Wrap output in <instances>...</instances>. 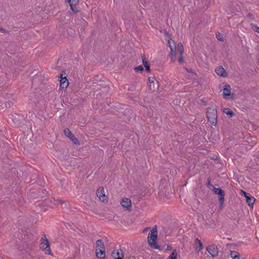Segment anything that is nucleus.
<instances>
[{"label":"nucleus","instance_id":"1","mask_svg":"<svg viewBox=\"0 0 259 259\" xmlns=\"http://www.w3.org/2000/svg\"><path fill=\"white\" fill-rule=\"evenodd\" d=\"M156 228V226H155L153 228L151 233H149L148 236V243L151 247L159 250H162L163 248L158 245L156 241L157 237V231Z\"/></svg>","mask_w":259,"mask_h":259},{"label":"nucleus","instance_id":"2","mask_svg":"<svg viewBox=\"0 0 259 259\" xmlns=\"http://www.w3.org/2000/svg\"><path fill=\"white\" fill-rule=\"evenodd\" d=\"M214 194L219 196V202L220 204V209L222 210L224 208V203L225 202V191L221 188L213 187L211 190Z\"/></svg>","mask_w":259,"mask_h":259},{"label":"nucleus","instance_id":"3","mask_svg":"<svg viewBox=\"0 0 259 259\" xmlns=\"http://www.w3.org/2000/svg\"><path fill=\"white\" fill-rule=\"evenodd\" d=\"M207 117L209 122L212 125H215L217 122V111L212 108H208L207 110Z\"/></svg>","mask_w":259,"mask_h":259},{"label":"nucleus","instance_id":"4","mask_svg":"<svg viewBox=\"0 0 259 259\" xmlns=\"http://www.w3.org/2000/svg\"><path fill=\"white\" fill-rule=\"evenodd\" d=\"M15 100L12 98L11 94H6L5 95H0V103L1 106L5 105L6 108H10L11 104L14 103Z\"/></svg>","mask_w":259,"mask_h":259},{"label":"nucleus","instance_id":"5","mask_svg":"<svg viewBox=\"0 0 259 259\" xmlns=\"http://www.w3.org/2000/svg\"><path fill=\"white\" fill-rule=\"evenodd\" d=\"M41 245H42V249L45 250L47 249L48 248V249H47V253L50 255H53L51 249L50 248L49 241L48 239L46 238V235H44V236L41 237Z\"/></svg>","mask_w":259,"mask_h":259},{"label":"nucleus","instance_id":"6","mask_svg":"<svg viewBox=\"0 0 259 259\" xmlns=\"http://www.w3.org/2000/svg\"><path fill=\"white\" fill-rule=\"evenodd\" d=\"M206 250L211 255L212 258L218 255L219 251L217 246L214 244H211L206 247Z\"/></svg>","mask_w":259,"mask_h":259},{"label":"nucleus","instance_id":"7","mask_svg":"<svg viewBox=\"0 0 259 259\" xmlns=\"http://www.w3.org/2000/svg\"><path fill=\"white\" fill-rule=\"evenodd\" d=\"M231 88L229 84H226L223 89V97L225 99H230L232 98L233 94L231 92Z\"/></svg>","mask_w":259,"mask_h":259},{"label":"nucleus","instance_id":"8","mask_svg":"<svg viewBox=\"0 0 259 259\" xmlns=\"http://www.w3.org/2000/svg\"><path fill=\"white\" fill-rule=\"evenodd\" d=\"M65 135L68 137L69 139L75 145L79 144V142L74 135L70 132L68 128L64 130Z\"/></svg>","mask_w":259,"mask_h":259},{"label":"nucleus","instance_id":"9","mask_svg":"<svg viewBox=\"0 0 259 259\" xmlns=\"http://www.w3.org/2000/svg\"><path fill=\"white\" fill-rule=\"evenodd\" d=\"M59 80L60 82V87L63 89L67 88L69 82L67 79L66 76H64L62 73L60 74L58 77Z\"/></svg>","mask_w":259,"mask_h":259},{"label":"nucleus","instance_id":"10","mask_svg":"<svg viewBox=\"0 0 259 259\" xmlns=\"http://www.w3.org/2000/svg\"><path fill=\"white\" fill-rule=\"evenodd\" d=\"M111 255L115 259H123L124 257L123 253L121 249L114 250Z\"/></svg>","mask_w":259,"mask_h":259},{"label":"nucleus","instance_id":"11","mask_svg":"<svg viewBox=\"0 0 259 259\" xmlns=\"http://www.w3.org/2000/svg\"><path fill=\"white\" fill-rule=\"evenodd\" d=\"M120 203L122 206L126 208V210H130L131 208V200L129 198H125L123 199L120 202Z\"/></svg>","mask_w":259,"mask_h":259},{"label":"nucleus","instance_id":"12","mask_svg":"<svg viewBox=\"0 0 259 259\" xmlns=\"http://www.w3.org/2000/svg\"><path fill=\"white\" fill-rule=\"evenodd\" d=\"M142 62L145 68V70L146 72H150V64L148 60L146 59L145 56L144 55L142 56Z\"/></svg>","mask_w":259,"mask_h":259},{"label":"nucleus","instance_id":"13","mask_svg":"<svg viewBox=\"0 0 259 259\" xmlns=\"http://www.w3.org/2000/svg\"><path fill=\"white\" fill-rule=\"evenodd\" d=\"M96 256L98 259H105V251L103 249H96Z\"/></svg>","mask_w":259,"mask_h":259},{"label":"nucleus","instance_id":"14","mask_svg":"<svg viewBox=\"0 0 259 259\" xmlns=\"http://www.w3.org/2000/svg\"><path fill=\"white\" fill-rule=\"evenodd\" d=\"M217 74L222 77H226L227 73L225 69L222 66H219L215 69Z\"/></svg>","mask_w":259,"mask_h":259},{"label":"nucleus","instance_id":"15","mask_svg":"<svg viewBox=\"0 0 259 259\" xmlns=\"http://www.w3.org/2000/svg\"><path fill=\"white\" fill-rule=\"evenodd\" d=\"M12 120L16 124L19 125L21 123V119L23 118L22 116L18 114L12 115Z\"/></svg>","mask_w":259,"mask_h":259},{"label":"nucleus","instance_id":"16","mask_svg":"<svg viewBox=\"0 0 259 259\" xmlns=\"http://www.w3.org/2000/svg\"><path fill=\"white\" fill-rule=\"evenodd\" d=\"M96 249L105 250V245L102 239H99L96 242Z\"/></svg>","mask_w":259,"mask_h":259},{"label":"nucleus","instance_id":"17","mask_svg":"<svg viewBox=\"0 0 259 259\" xmlns=\"http://www.w3.org/2000/svg\"><path fill=\"white\" fill-rule=\"evenodd\" d=\"M92 86L94 88H97V89L99 90L101 89V87H105L106 85L104 83V81H103L102 80H100L99 82H93Z\"/></svg>","mask_w":259,"mask_h":259},{"label":"nucleus","instance_id":"18","mask_svg":"<svg viewBox=\"0 0 259 259\" xmlns=\"http://www.w3.org/2000/svg\"><path fill=\"white\" fill-rule=\"evenodd\" d=\"M195 243L196 245V250H197L198 251H199L203 249V244L200 240H199L198 238L195 239Z\"/></svg>","mask_w":259,"mask_h":259},{"label":"nucleus","instance_id":"19","mask_svg":"<svg viewBox=\"0 0 259 259\" xmlns=\"http://www.w3.org/2000/svg\"><path fill=\"white\" fill-rule=\"evenodd\" d=\"M47 192L46 190H42L41 191L39 190L36 192V194H37L36 196H35L34 192L33 193L34 194V197L35 198H42L47 195Z\"/></svg>","mask_w":259,"mask_h":259},{"label":"nucleus","instance_id":"20","mask_svg":"<svg viewBox=\"0 0 259 259\" xmlns=\"http://www.w3.org/2000/svg\"><path fill=\"white\" fill-rule=\"evenodd\" d=\"M255 200L256 199L254 197L250 196V197H248L247 199H246V201L248 204V206L250 208H252Z\"/></svg>","mask_w":259,"mask_h":259},{"label":"nucleus","instance_id":"21","mask_svg":"<svg viewBox=\"0 0 259 259\" xmlns=\"http://www.w3.org/2000/svg\"><path fill=\"white\" fill-rule=\"evenodd\" d=\"M223 112L226 113L229 117H232L235 115V113L229 108H224Z\"/></svg>","mask_w":259,"mask_h":259},{"label":"nucleus","instance_id":"22","mask_svg":"<svg viewBox=\"0 0 259 259\" xmlns=\"http://www.w3.org/2000/svg\"><path fill=\"white\" fill-rule=\"evenodd\" d=\"M96 194L97 196L99 198H100L101 197H105L104 188L102 187H99V188L97 190Z\"/></svg>","mask_w":259,"mask_h":259},{"label":"nucleus","instance_id":"23","mask_svg":"<svg viewBox=\"0 0 259 259\" xmlns=\"http://www.w3.org/2000/svg\"><path fill=\"white\" fill-rule=\"evenodd\" d=\"M230 255L233 259H240L239 253L238 252L230 251Z\"/></svg>","mask_w":259,"mask_h":259},{"label":"nucleus","instance_id":"24","mask_svg":"<svg viewBox=\"0 0 259 259\" xmlns=\"http://www.w3.org/2000/svg\"><path fill=\"white\" fill-rule=\"evenodd\" d=\"M169 56L171 59L174 61L176 59V51L175 49L172 47H170V52Z\"/></svg>","mask_w":259,"mask_h":259},{"label":"nucleus","instance_id":"25","mask_svg":"<svg viewBox=\"0 0 259 259\" xmlns=\"http://www.w3.org/2000/svg\"><path fill=\"white\" fill-rule=\"evenodd\" d=\"M167 45L170 49V47L174 48V49H176V46L175 41L171 38H169L167 40Z\"/></svg>","mask_w":259,"mask_h":259},{"label":"nucleus","instance_id":"26","mask_svg":"<svg viewBox=\"0 0 259 259\" xmlns=\"http://www.w3.org/2000/svg\"><path fill=\"white\" fill-rule=\"evenodd\" d=\"M177 48L180 55L182 56L184 52V47L182 44L181 42L178 43Z\"/></svg>","mask_w":259,"mask_h":259},{"label":"nucleus","instance_id":"27","mask_svg":"<svg viewBox=\"0 0 259 259\" xmlns=\"http://www.w3.org/2000/svg\"><path fill=\"white\" fill-rule=\"evenodd\" d=\"M211 178L210 177H209L208 178H207V182L206 183V187L209 188L210 190H211L212 188L213 187H214V186L211 184Z\"/></svg>","mask_w":259,"mask_h":259},{"label":"nucleus","instance_id":"28","mask_svg":"<svg viewBox=\"0 0 259 259\" xmlns=\"http://www.w3.org/2000/svg\"><path fill=\"white\" fill-rule=\"evenodd\" d=\"M169 259H177V253L176 250L172 252L168 257Z\"/></svg>","mask_w":259,"mask_h":259},{"label":"nucleus","instance_id":"29","mask_svg":"<svg viewBox=\"0 0 259 259\" xmlns=\"http://www.w3.org/2000/svg\"><path fill=\"white\" fill-rule=\"evenodd\" d=\"M76 6L77 5L73 6L72 4L71 6H70L71 10L75 14H76L79 12Z\"/></svg>","mask_w":259,"mask_h":259},{"label":"nucleus","instance_id":"30","mask_svg":"<svg viewBox=\"0 0 259 259\" xmlns=\"http://www.w3.org/2000/svg\"><path fill=\"white\" fill-rule=\"evenodd\" d=\"M69 6L72 5H77L79 2V0H67Z\"/></svg>","mask_w":259,"mask_h":259},{"label":"nucleus","instance_id":"31","mask_svg":"<svg viewBox=\"0 0 259 259\" xmlns=\"http://www.w3.org/2000/svg\"><path fill=\"white\" fill-rule=\"evenodd\" d=\"M216 37L220 41H224V37H223V35L219 32H218L217 33H216Z\"/></svg>","mask_w":259,"mask_h":259},{"label":"nucleus","instance_id":"32","mask_svg":"<svg viewBox=\"0 0 259 259\" xmlns=\"http://www.w3.org/2000/svg\"><path fill=\"white\" fill-rule=\"evenodd\" d=\"M134 70L136 72H138L139 71H143L144 70V68L142 65H139L134 68Z\"/></svg>","mask_w":259,"mask_h":259},{"label":"nucleus","instance_id":"33","mask_svg":"<svg viewBox=\"0 0 259 259\" xmlns=\"http://www.w3.org/2000/svg\"><path fill=\"white\" fill-rule=\"evenodd\" d=\"M251 28L256 32L259 33V27L256 25L251 24Z\"/></svg>","mask_w":259,"mask_h":259},{"label":"nucleus","instance_id":"34","mask_svg":"<svg viewBox=\"0 0 259 259\" xmlns=\"http://www.w3.org/2000/svg\"><path fill=\"white\" fill-rule=\"evenodd\" d=\"M247 16L248 17V18L251 20H253L254 19V16L252 13H248Z\"/></svg>","mask_w":259,"mask_h":259},{"label":"nucleus","instance_id":"35","mask_svg":"<svg viewBox=\"0 0 259 259\" xmlns=\"http://www.w3.org/2000/svg\"><path fill=\"white\" fill-rule=\"evenodd\" d=\"M178 61L180 63H182L184 62V60L182 55V56L180 55V57L178 59Z\"/></svg>","mask_w":259,"mask_h":259},{"label":"nucleus","instance_id":"36","mask_svg":"<svg viewBox=\"0 0 259 259\" xmlns=\"http://www.w3.org/2000/svg\"><path fill=\"white\" fill-rule=\"evenodd\" d=\"M148 80L150 83H154V81L155 80V77H149L148 78Z\"/></svg>","mask_w":259,"mask_h":259},{"label":"nucleus","instance_id":"37","mask_svg":"<svg viewBox=\"0 0 259 259\" xmlns=\"http://www.w3.org/2000/svg\"><path fill=\"white\" fill-rule=\"evenodd\" d=\"M55 201L57 203H60V204H63L64 202L61 200V199H55Z\"/></svg>","mask_w":259,"mask_h":259},{"label":"nucleus","instance_id":"38","mask_svg":"<svg viewBox=\"0 0 259 259\" xmlns=\"http://www.w3.org/2000/svg\"><path fill=\"white\" fill-rule=\"evenodd\" d=\"M94 80H96V81L99 82L100 80H101L100 78H99V75H97L94 79Z\"/></svg>","mask_w":259,"mask_h":259},{"label":"nucleus","instance_id":"39","mask_svg":"<svg viewBox=\"0 0 259 259\" xmlns=\"http://www.w3.org/2000/svg\"><path fill=\"white\" fill-rule=\"evenodd\" d=\"M250 196L251 195L250 194L246 193V194H245V195L243 196L246 198V199H247V198L250 197Z\"/></svg>","mask_w":259,"mask_h":259},{"label":"nucleus","instance_id":"40","mask_svg":"<svg viewBox=\"0 0 259 259\" xmlns=\"http://www.w3.org/2000/svg\"><path fill=\"white\" fill-rule=\"evenodd\" d=\"M241 194L244 196L245 194H246L247 192H246L245 191L241 190L240 192Z\"/></svg>","mask_w":259,"mask_h":259},{"label":"nucleus","instance_id":"41","mask_svg":"<svg viewBox=\"0 0 259 259\" xmlns=\"http://www.w3.org/2000/svg\"><path fill=\"white\" fill-rule=\"evenodd\" d=\"M241 194L244 196L245 194H246L247 192H246L245 191L241 190L240 192Z\"/></svg>","mask_w":259,"mask_h":259},{"label":"nucleus","instance_id":"42","mask_svg":"<svg viewBox=\"0 0 259 259\" xmlns=\"http://www.w3.org/2000/svg\"><path fill=\"white\" fill-rule=\"evenodd\" d=\"M5 31H6V30L4 28H3V27H0V32H4Z\"/></svg>","mask_w":259,"mask_h":259},{"label":"nucleus","instance_id":"43","mask_svg":"<svg viewBox=\"0 0 259 259\" xmlns=\"http://www.w3.org/2000/svg\"><path fill=\"white\" fill-rule=\"evenodd\" d=\"M171 249H172V247L170 246L167 245V250H171Z\"/></svg>","mask_w":259,"mask_h":259},{"label":"nucleus","instance_id":"44","mask_svg":"<svg viewBox=\"0 0 259 259\" xmlns=\"http://www.w3.org/2000/svg\"><path fill=\"white\" fill-rule=\"evenodd\" d=\"M200 101H201V102L203 103L205 105H206V103H207L206 102L204 101V99H201L200 100Z\"/></svg>","mask_w":259,"mask_h":259},{"label":"nucleus","instance_id":"45","mask_svg":"<svg viewBox=\"0 0 259 259\" xmlns=\"http://www.w3.org/2000/svg\"><path fill=\"white\" fill-rule=\"evenodd\" d=\"M150 229V228H146L143 230V232L145 233V232L147 231V230Z\"/></svg>","mask_w":259,"mask_h":259}]
</instances>
